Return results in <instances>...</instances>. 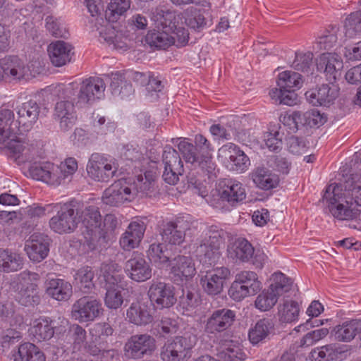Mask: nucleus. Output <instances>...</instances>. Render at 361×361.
Here are the masks:
<instances>
[{"mask_svg": "<svg viewBox=\"0 0 361 361\" xmlns=\"http://www.w3.org/2000/svg\"><path fill=\"white\" fill-rule=\"evenodd\" d=\"M18 120L13 121L18 123V126L23 131H28L38 120L40 108L37 102L30 100L23 103L16 109Z\"/></svg>", "mask_w": 361, "mask_h": 361, "instance_id": "412c9836", "label": "nucleus"}, {"mask_svg": "<svg viewBox=\"0 0 361 361\" xmlns=\"http://www.w3.org/2000/svg\"><path fill=\"white\" fill-rule=\"evenodd\" d=\"M230 276L231 271L228 268L216 267L202 274L200 283L207 295H217L223 291L224 285Z\"/></svg>", "mask_w": 361, "mask_h": 361, "instance_id": "9b49d317", "label": "nucleus"}, {"mask_svg": "<svg viewBox=\"0 0 361 361\" xmlns=\"http://www.w3.org/2000/svg\"><path fill=\"white\" fill-rule=\"evenodd\" d=\"M156 340L148 334L131 336L124 345V355L129 359H140L156 350Z\"/></svg>", "mask_w": 361, "mask_h": 361, "instance_id": "6e6552de", "label": "nucleus"}, {"mask_svg": "<svg viewBox=\"0 0 361 361\" xmlns=\"http://www.w3.org/2000/svg\"><path fill=\"white\" fill-rule=\"evenodd\" d=\"M278 314L280 321L283 322H292L295 321L299 316L300 307L295 300H284L278 307Z\"/></svg>", "mask_w": 361, "mask_h": 361, "instance_id": "49530a36", "label": "nucleus"}, {"mask_svg": "<svg viewBox=\"0 0 361 361\" xmlns=\"http://www.w3.org/2000/svg\"><path fill=\"white\" fill-rule=\"evenodd\" d=\"M343 353V346L330 343L312 350L310 357L312 361H341Z\"/></svg>", "mask_w": 361, "mask_h": 361, "instance_id": "473e14b6", "label": "nucleus"}, {"mask_svg": "<svg viewBox=\"0 0 361 361\" xmlns=\"http://www.w3.org/2000/svg\"><path fill=\"white\" fill-rule=\"evenodd\" d=\"M151 302L159 309L169 308L176 302L174 287L164 282H154L148 290Z\"/></svg>", "mask_w": 361, "mask_h": 361, "instance_id": "f8f14e48", "label": "nucleus"}, {"mask_svg": "<svg viewBox=\"0 0 361 361\" xmlns=\"http://www.w3.org/2000/svg\"><path fill=\"white\" fill-rule=\"evenodd\" d=\"M274 329V324L271 319H262L259 320L249 331L248 338L250 343L257 345L264 341Z\"/></svg>", "mask_w": 361, "mask_h": 361, "instance_id": "ea45409f", "label": "nucleus"}, {"mask_svg": "<svg viewBox=\"0 0 361 361\" xmlns=\"http://www.w3.org/2000/svg\"><path fill=\"white\" fill-rule=\"evenodd\" d=\"M169 264L175 280L188 281L196 274L194 261L190 256L178 255L171 259Z\"/></svg>", "mask_w": 361, "mask_h": 361, "instance_id": "4be33fe9", "label": "nucleus"}, {"mask_svg": "<svg viewBox=\"0 0 361 361\" xmlns=\"http://www.w3.org/2000/svg\"><path fill=\"white\" fill-rule=\"evenodd\" d=\"M200 303V297L197 292L186 289L179 298L178 305L185 312L192 311Z\"/></svg>", "mask_w": 361, "mask_h": 361, "instance_id": "052dcab7", "label": "nucleus"}, {"mask_svg": "<svg viewBox=\"0 0 361 361\" xmlns=\"http://www.w3.org/2000/svg\"><path fill=\"white\" fill-rule=\"evenodd\" d=\"M30 260L41 262L48 255L49 248L47 237L41 234H33L26 242L25 246Z\"/></svg>", "mask_w": 361, "mask_h": 361, "instance_id": "bb28decb", "label": "nucleus"}, {"mask_svg": "<svg viewBox=\"0 0 361 361\" xmlns=\"http://www.w3.org/2000/svg\"><path fill=\"white\" fill-rule=\"evenodd\" d=\"M104 298L105 305L110 309H118L123 302L121 291L116 286H106Z\"/></svg>", "mask_w": 361, "mask_h": 361, "instance_id": "0e129e2a", "label": "nucleus"}, {"mask_svg": "<svg viewBox=\"0 0 361 361\" xmlns=\"http://www.w3.org/2000/svg\"><path fill=\"white\" fill-rule=\"evenodd\" d=\"M73 317L80 322L89 321L90 314V298L85 296L74 304Z\"/></svg>", "mask_w": 361, "mask_h": 361, "instance_id": "4d7b16f0", "label": "nucleus"}, {"mask_svg": "<svg viewBox=\"0 0 361 361\" xmlns=\"http://www.w3.org/2000/svg\"><path fill=\"white\" fill-rule=\"evenodd\" d=\"M151 18L156 29L173 32L177 29L178 22L176 13L164 6H159L154 8Z\"/></svg>", "mask_w": 361, "mask_h": 361, "instance_id": "a878e982", "label": "nucleus"}, {"mask_svg": "<svg viewBox=\"0 0 361 361\" xmlns=\"http://www.w3.org/2000/svg\"><path fill=\"white\" fill-rule=\"evenodd\" d=\"M100 278L106 283V286H116L122 283L123 276L121 267L115 262L103 264L101 267Z\"/></svg>", "mask_w": 361, "mask_h": 361, "instance_id": "58836bf2", "label": "nucleus"}, {"mask_svg": "<svg viewBox=\"0 0 361 361\" xmlns=\"http://www.w3.org/2000/svg\"><path fill=\"white\" fill-rule=\"evenodd\" d=\"M221 357L224 361H244L246 355L243 349L233 341L221 352Z\"/></svg>", "mask_w": 361, "mask_h": 361, "instance_id": "680f3d73", "label": "nucleus"}, {"mask_svg": "<svg viewBox=\"0 0 361 361\" xmlns=\"http://www.w3.org/2000/svg\"><path fill=\"white\" fill-rule=\"evenodd\" d=\"M118 225V221L114 214H108L102 220L98 211L92 212V250L105 248Z\"/></svg>", "mask_w": 361, "mask_h": 361, "instance_id": "39448f33", "label": "nucleus"}, {"mask_svg": "<svg viewBox=\"0 0 361 361\" xmlns=\"http://www.w3.org/2000/svg\"><path fill=\"white\" fill-rule=\"evenodd\" d=\"M116 128V123L110 120L106 121L104 116H97L92 124V130L97 135H105L113 133Z\"/></svg>", "mask_w": 361, "mask_h": 361, "instance_id": "69168bd1", "label": "nucleus"}, {"mask_svg": "<svg viewBox=\"0 0 361 361\" xmlns=\"http://www.w3.org/2000/svg\"><path fill=\"white\" fill-rule=\"evenodd\" d=\"M252 178L258 188L265 190L276 188L279 182L278 176L264 166L256 168L252 173Z\"/></svg>", "mask_w": 361, "mask_h": 361, "instance_id": "c9c22d12", "label": "nucleus"}, {"mask_svg": "<svg viewBox=\"0 0 361 361\" xmlns=\"http://www.w3.org/2000/svg\"><path fill=\"white\" fill-rule=\"evenodd\" d=\"M125 269L128 276L137 282L145 281L152 276V268L149 262L138 252H133L131 257L126 262Z\"/></svg>", "mask_w": 361, "mask_h": 361, "instance_id": "2eb2a0df", "label": "nucleus"}, {"mask_svg": "<svg viewBox=\"0 0 361 361\" xmlns=\"http://www.w3.org/2000/svg\"><path fill=\"white\" fill-rule=\"evenodd\" d=\"M54 328V322L50 318L40 317L32 321L29 331L35 341L41 342L53 337Z\"/></svg>", "mask_w": 361, "mask_h": 361, "instance_id": "2f4dec72", "label": "nucleus"}, {"mask_svg": "<svg viewBox=\"0 0 361 361\" xmlns=\"http://www.w3.org/2000/svg\"><path fill=\"white\" fill-rule=\"evenodd\" d=\"M185 23L190 28L200 31L206 25L204 16L197 8H190L185 13Z\"/></svg>", "mask_w": 361, "mask_h": 361, "instance_id": "bf43d9fd", "label": "nucleus"}, {"mask_svg": "<svg viewBox=\"0 0 361 361\" xmlns=\"http://www.w3.org/2000/svg\"><path fill=\"white\" fill-rule=\"evenodd\" d=\"M149 260L158 265H163L170 262L171 259V251L164 243H152L147 250Z\"/></svg>", "mask_w": 361, "mask_h": 361, "instance_id": "c03bdc74", "label": "nucleus"}, {"mask_svg": "<svg viewBox=\"0 0 361 361\" xmlns=\"http://www.w3.org/2000/svg\"><path fill=\"white\" fill-rule=\"evenodd\" d=\"M228 257L235 262H247L254 254V247L245 239H238L228 246Z\"/></svg>", "mask_w": 361, "mask_h": 361, "instance_id": "72a5a7b5", "label": "nucleus"}, {"mask_svg": "<svg viewBox=\"0 0 361 361\" xmlns=\"http://www.w3.org/2000/svg\"><path fill=\"white\" fill-rule=\"evenodd\" d=\"M302 83L301 75L297 72L286 71L279 74L277 86L286 90L300 88Z\"/></svg>", "mask_w": 361, "mask_h": 361, "instance_id": "09e8293b", "label": "nucleus"}, {"mask_svg": "<svg viewBox=\"0 0 361 361\" xmlns=\"http://www.w3.org/2000/svg\"><path fill=\"white\" fill-rule=\"evenodd\" d=\"M47 30L55 37L66 38L68 31L65 23L52 16H49L45 19Z\"/></svg>", "mask_w": 361, "mask_h": 361, "instance_id": "e2e57ef3", "label": "nucleus"}, {"mask_svg": "<svg viewBox=\"0 0 361 361\" xmlns=\"http://www.w3.org/2000/svg\"><path fill=\"white\" fill-rule=\"evenodd\" d=\"M19 279L20 286L16 295L18 302L25 307L39 304L41 298L37 284L39 275L35 272L24 271L20 274Z\"/></svg>", "mask_w": 361, "mask_h": 361, "instance_id": "0eeeda50", "label": "nucleus"}, {"mask_svg": "<svg viewBox=\"0 0 361 361\" xmlns=\"http://www.w3.org/2000/svg\"><path fill=\"white\" fill-rule=\"evenodd\" d=\"M46 293L57 301H68L73 294V286L63 279L48 276L45 282Z\"/></svg>", "mask_w": 361, "mask_h": 361, "instance_id": "5701e85b", "label": "nucleus"}, {"mask_svg": "<svg viewBox=\"0 0 361 361\" xmlns=\"http://www.w3.org/2000/svg\"><path fill=\"white\" fill-rule=\"evenodd\" d=\"M72 46L63 41H56L48 46L47 51L51 63L61 67L70 62L72 55Z\"/></svg>", "mask_w": 361, "mask_h": 361, "instance_id": "7c9ffc66", "label": "nucleus"}, {"mask_svg": "<svg viewBox=\"0 0 361 361\" xmlns=\"http://www.w3.org/2000/svg\"><path fill=\"white\" fill-rule=\"evenodd\" d=\"M190 229V221L178 218L164 225L161 235L165 242L171 245H180L185 237V232Z\"/></svg>", "mask_w": 361, "mask_h": 361, "instance_id": "6ab92c4d", "label": "nucleus"}, {"mask_svg": "<svg viewBox=\"0 0 361 361\" xmlns=\"http://www.w3.org/2000/svg\"><path fill=\"white\" fill-rule=\"evenodd\" d=\"M60 172L58 173L60 178V185L66 183V180H70L71 176L78 169V164L74 158H68L60 166H58Z\"/></svg>", "mask_w": 361, "mask_h": 361, "instance_id": "338daca9", "label": "nucleus"}, {"mask_svg": "<svg viewBox=\"0 0 361 361\" xmlns=\"http://www.w3.org/2000/svg\"><path fill=\"white\" fill-rule=\"evenodd\" d=\"M192 345L188 338L176 336L161 347L160 357L163 361H187Z\"/></svg>", "mask_w": 361, "mask_h": 361, "instance_id": "1a4fd4ad", "label": "nucleus"}, {"mask_svg": "<svg viewBox=\"0 0 361 361\" xmlns=\"http://www.w3.org/2000/svg\"><path fill=\"white\" fill-rule=\"evenodd\" d=\"M178 148L186 162L200 168L203 172L207 173L209 178L215 174L216 166L213 161L212 153L203 151L199 154L197 147L185 138L179 142Z\"/></svg>", "mask_w": 361, "mask_h": 361, "instance_id": "423d86ee", "label": "nucleus"}, {"mask_svg": "<svg viewBox=\"0 0 361 361\" xmlns=\"http://www.w3.org/2000/svg\"><path fill=\"white\" fill-rule=\"evenodd\" d=\"M313 54L310 51L295 54V58L292 63V67L298 71H301L307 75L312 74L313 71Z\"/></svg>", "mask_w": 361, "mask_h": 361, "instance_id": "864d4df0", "label": "nucleus"}, {"mask_svg": "<svg viewBox=\"0 0 361 361\" xmlns=\"http://www.w3.org/2000/svg\"><path fill=\"white\" fill-rule=\"evenodd\" d=\"M130 0H111L105 11V18L109 23L117 22L130 8Z\"/></svg>", "mask_w": 361, "mask_h": 361, "instance_id": "a18cd8bd", "label": "nucleus"}, {"mask_svg": "<svg viewBox=\"0 0 361 361\" xmlns=\"http://www.w3.org/2000/svg\"><path fill=\"white\" fill-rule=\"evenodd\" d=\"M342 185L343 190L345 193L347 198L351 199L355 202V207L361 206V176L359 175H352L345 180Z\"/></svg>", "mask_w": 361, "mask_h": 361, "instance_id": "a19ab883", "label": "nucleus"}, {"mask_svg": "<svg viewBox=\"0 0 361 361\" xmlns=\"http://www.w3.org/2000/svg\"><path fill=\"white\" fill-rule=\"evenodd\" d=\"M56 212L49 221L50 229L58 234L73 233L80 222L85 228L87 233L90 231V209L89 206L83 207L80 202H71L59 204Z\"/></svg>", "mask_w": 361, "mask_h": 361, "instance_id": "f03ea898", "label": "nucleus"}, {"mask_svg": "<svg viewBox=\"0 0 361 361\" xmlns=\"http://www.w3.org/2000/svg\"><path fill=\"white\" fill-rule=\"evenodd\" d=\"M235 278L249 290L257 294L262 288V283L259 280L258 275L252 271H241L236 274Z\"/></svg>", "mask_w": 361, "mask_h": 361, "instance_id": "8fccbe9b", "label": "nucleus"}, {"mask_svg": "<svg viewBox=\"0 0 361 361\" xmlns=\"http://www.w3.org/2000/svg\"><path fill=\"white\" fill-rule=\"evenodd\" d=\"M1 68L4 73L13 80H20L30 74V68L16 56L6 59Z\"/></svg>", "mask_w": 361, "mask_h": 361, "instance_id": "f704fd0d", "label": "nucleus"}, {"mask_svg": "<svg viewBox=\"0 0 361 361\" xmlns=\"http://www.w3.org/2000/svg\"><path fill=\"white\" fill-rule=\"evenodd\" d=\"M344 34L346 38L361 36V10L350 13L345 20Z\"/></svg>", "mask_w": 361, "mask_h": 361, "instance_id": "3c124183", "label": "nucleus"}, {"mask_svg": "<svg viewBox=\"0 0 361 361\" xmlns=\"http://www.w3.org/2000/svg\"><path fill=\"white\" fill-rule=\"evenodd\" d=\"M228 295L235 301H241L246 297L254 295L255 294L235 278L228 289Z\"/></svg>", "mask_w": 361, "mask_h": 361, "instance_id": "774afa93", "label": "nucleus"}, {"mask_svg": "<svg viewBox=\"0 0 361 361\" xmlns=\"http://www.w3.org/2000/svg\"><path fill=\"white\" fill-rule=\"evenodd\" d=\"M54 118L59 123L62 131H68L73 128L77 120L73 103L69 100L58 102L54 107Z\"/></svg>", "mask_w": 361, "mask_h": 361, "instance_id": "aec40b11", "label": "nucleus"}, {"mask_svg": "<svg viewBox=\"0 0 361 361\" xmlns=\"http://www.w3.org/2000/svg\"><path fill=\"white\" fill-rule=\"evenodd\" d=\"M323 200L328 204L329 212L338 220H356L361 214L352 198H347L342 185L338 184H331L326 188Z\"/></svg>", "mask_w": 361, "mask_h": 361, "instance_id": "7ed1b4c3", "label": "nucleus"}, {"mask_svg": "<svg viewBox=\"0 0 361 361\" xmlns=\"http://www.w3.org/2000/svg\"><path fill=\"white\" fill-rule=\"evenodd\" d=\"M224 232L211 226L196 248L197 255L214 262L219 257V248L223 243Z\"/></svg>", "mask_w": 361, "mask_h": 361, "instance_id": "9d476101", "label": "nucleus"}, {"mask_svg": "<svg viewBox=\"0 0 361 361\" xmlns=\"http://www.w3.org/2000/svg\"><path fill=\"white\" fill-rule=\"evenodd\" d=\"M235 320L234 311L228 308L216 310L207 318L204 331L209 334L216 335L231 328Z\"/></svg>", "mask_w": 361, "mask_h": 361, "instance_id": "ddd939ff", "label": "nucleus"}, {"mask_svg": "<svg viewBox=\"0 0 361 361\" xmlns=\"http://www.w3.org/2000/svg\"><path fill=\"white\" fill-rule=\"evenodd\" d=\"M318 69H323L330 82H334L341 76V70L343 67V61L338 54L335 53H324L319 59L317 64Z\"/></svg>", "mask_w": 361, "mask_h": 361, "instance_id": "393cba45", "label": "nucleus"}, {"mask_svg": "<svg viewBox=\"0 0 361 361\" xmlns=\"http://www.w3.org/2000/svg\"><path fill=\"white\" fill-rule=\"evenodd\" d=\"M173 32L154 30L146 35V42L151 46L159 49H166L175 43V37L172 35Z\"/></svg>", "mask_w": 361, "mask_h": 361, "instance_id": "4c0bfd02", "label": "nucleus"}, {"mask_svg": "<svg viewBox=\"0 0 361 361\" xmlns=\"http://www.w3.org/2000/svg\"><path fill=\"white\" fill-rule=\"evenodd\" d=\"M116 171L117 168L109 163L96 162L92 164V179L107 182L115 175Z\"/></svg>", "mask_w": 361, "mask_h": 361, "instance_id": "de8ad7c7", "label": "nucleus"}, {"mask_svg": "<svg viewBox=\"0 0 361 361\" xmlns=\"http://www.w3.org/2000/svg\"><path fill=\"white\" fill-rule=\"evenodd\" d=\"M14 361H45L43 353L34 344H21L13 355Z\"/></svg>", "mask_w": 361, "mask_h": 361, "instance_id": "37998d69", "label": "nucleus"}, {"mask_svg": "<svg viewBox=\"0 0 361 361\" xmlns=\"http://www.w3.org/2000/svg\"><path fill=\"white\" fill-rule=\"evenodd\" d=\"M338 94L339 88L334 82L323 84L318 88L305 92L307 100L314 106L330 105Z\"/></svg>", "mask_w": 361, "mask_h": 361, "instance_id": "a211bd4d", "label": "nucleus"}, {"mask_svg": "<svg viewBox=\"0 0 361 361\" xmlns=\"http://www.w3.org/2000/svg\"><path fill=\"white\" fill-rule=\"evenodd\" d=\"M126 319L137 326H145L154 320L151 309L145 303L133 302L126 311Z\"/></svg>", "mask_w": 361, "mask_h": 361, "instance_id": "c85d7f7f", "label": "nucleus"}, {"mask_svg": "<svg viewBox=\"0 0 361 361\" xmlns=\"http://www.w3.org/2000/svg\"><path fill=\"white\" fill-rule=\"evenodd\" d=\"M59 172L58 166L49 161L35 162L29 168V174L33 179L53 186L60 185Z\"/></svg>", "mask_w": 361, "mask_h": 361, "instance_id": "f3484780", "label": "nucleus"}, {"mask_svg": "<svg viewBox=\"0 0 361 361\" xmlns=\"http://www.w3.org/2000/svg\"><path fill=\"white\" fill-rule=\"evenodd\" d=\"M219 193L223 201L233 205L245 199V190L242 183L233 180L224 179L219 183Z\"/></svg>", "mask_w": 361, "mask_h": 361, "instance_id": "b1692460", "label": "nucleus"}, {"mask_svg": "<svg viewBox=\"0 0 361 361\" xmlns=\"http://www.w3.org/2000/svg\"><path fill=\"white\" fill-rule=\"evenodd\" d=\"M271 280L269 286L264 289L255 300V307L262 312L272 309L277 303L279 298L289 292L293 286L291 279L281 272L274 274Z\"/></svg>", "mask_w": 361, "mask_h": 361, "instance_id": "20e7f679", "label": "nucleus"}, {"mask_svg": "<svg viewBox=\"0 0 361 361\" xmlns=\"http://www.w3.org/2000/svg\"><path fill=\"white\" fill-rule=\"evenodd\" d=\"M154 180L150 172H146L144 177L142 175L138 176L133 184H128L130 192L133 194V200L139 194L142 196L150 195L154 191Z\"/></svg>", "mask_w": 361, "mask_h": 361, "instance_id": "79ce46f5", "label": "nucleus"}, {"mask_svg": "<svg viewBox=\"0 0 361 361\" xmlns=\"http://www.w3.org/2000/svg\"><path fill=\"white\" fill-rule=\"evenodd\" d=\"M220 151L231 162V169L237 172H243L250 164L249 157L237 145L233 143L224 145Z\"/></svg>", "mask_w": 361, "mask_h": 361, "instance_id": "cd10ccee", "label": "nucleus"}, {"mask_svg": "<svg viewBox=\"0 0 361 361\" xmlns=\"http://www.w3.org/2000/svg\"><path fill=\"white\" fill-rule=\"evenodd\" d=\"M13 118L11 110L2 109L0 111V145H4L10 156L19 164L32 161L39 157L37 145L18 136L22 134V130Z\"/></svg>", "mask_w": 361, "mask_h": 361, "instance_id": "f257e3e1", "label": "nucleus"}, {"mask_svg": "<svg viewBox=\"0 0 361 361\" xmlns=\"http://www.w3.org/2000/svg\"><path fill=\"white\" fill-rule=\"evenodd\" d=\"M23 259L18 253L0 248V271L9 273L23 268Z\"/></svg>", "mask_w": 361, "mask_h": 361, "instance_id": "e433bc0d", "label": "nucleus"}, {"mask_svg": "<svg viewBox=\"0 0 361 361\" xmlns=\"http://www.w3.org/2000/svg\"><path fill=\"white\" fill-rule=\"evenodd\" d=\"M58 207L59 204H47L43 206L38 203H34L24 209V214L30 219H39L47 214L54 212V210H56Z\"/></svg>", "mask_w": 361, "mask_h": 361, "instance_id": "5fc2aeb1", "label": "nucleus"}, {"mask_svg": "<svg viewBox=\"0 0 361 361\" xmlns=\"http://www.w3.org/2000/svg\"><path fill=\"white\" fill-rule=\"evenodd\" d=\"M269 95L275 102L279 104L293 106L297 103L298 100V95L294 90L274 88L270 91Z\"/></svg>", "mask_w": 361, "mask_h": 361, "instance_id": "603ef678", "label": "nucleus"}, {"mask_svg": "<svg viewBox=\"0 0 361 361\" xmlns=\"http://www.w3.org/2000/svg\"><path fill=\"white\" fill-rule=\"evenodd\" d=\"M146 228L147 224L142 219H136L132 221L120 238L119 244L121 248L130 251L137 247L144 237Z\"/></svg>", "mask_w": 361, "mask_h": 361, "instance_id": "dca6fc26", "label": "nucleus"}, {"mask_svg": "<svg viewBox=\"0 0 361 361\" xmlns=\"http://www.w3.org/2000/svg\"><path fill=\"white\" fill-rule=\"evenodd\" d=\"M162 164L164 168L171 167L175 170H180L183 163L178 152L171 147H165L162 154Z\"/></svg>", "mask_w": 361, "mask_h": 361, "instance_id": "13d9d810", "label": "nucleus"}, {"mask_svg": "<svg viewBox=\"0 0 361 361\" xmlns=\"http://www.w3.org/2000/svg\"><path fill=\"white\" fill-rule=\"evenodd\" d=\"M342 40V32L338 27H333L331 30L319 38L318 45L321 50H330Z\"/></svg>", "mask_w": 361, "mask_h": 361, "instance_id": "6e6d98bb", "label": "nucleus"}, {"mask_svg": "<svg viewBox=\"0 0 361 361\" xmlns=\"http://www.w3.org/2000/svg\"><path fill=\"white\" fill-rule=\"evenodd\" d=\"M361 331V320L351 319L336 325L331 331V336L338 342H350Z\"/></svg>", "mask_w": 361, "mask_h": 361, "instance_id": "c756f323", "label": "nucleus"}, {"mask_svg": "<svg viewBox=\"0 0 361 361\" xmlns=\"http://www.w3.org/2000/svg\"><path fill=\"white\" fill-rule=\"evenodd\" d=\"M133 195L126 181L118 180L104 191L102 200L106 205L118 207L126 202H130Z\"/></svg>", "mask_w": 361, "mask_h": 361, "instance_id": "4468645a", "label": "nucleus"}]
</instances>
